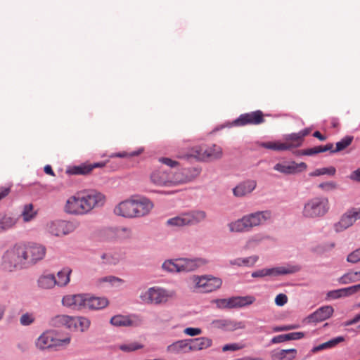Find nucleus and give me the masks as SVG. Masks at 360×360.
I'll list each match as a JSON object with an SVG mask.
<instances>
[{"mask_svg":"<svg viewBox=\"0 0 360 360\" xmlns=\"http://www.w3.org/2000/svg\"><path fill=\"white\" fill-rule=\"evenodd\" d=\"M105 202V195L98 191L79 193L68 199L65 211L72 214H85L96 207L103 206Z\"/></svg>","mask_w":360,"mask_h":360,"instance_id":"1","label":"nucleus"},{"mask_svg":"<svg viewBox=\"0 0 360 360\" xmlns=\"http://www.w3.org/2000/svg\"><path fill=\"white\" fill-rule=\"evenodd\" d=\"M176 297L174 290L154 286L143 291L140 295L141 302L144 304H162Z\"/></svg>","mask_w":360,"mask_h":360,"instance_id":"2","label":"nucleus"},{"mask_svg":"<svg viewBox=\"0 0 360 360\" xmlns=\"http://www.w3.org/2000/svg\"><path fill=\"white\" fill-rule=\"evenodd\" d=\"M20 252L22 255L25 266L33 265L44 259L46 248L42 245L35 243H18Z\"/></svg>","mask_w":360,"mask_h":360,"instance_id":"3","label":"nucleus"},{"mask_svg":"<svg viewBox=\"0 0 360 360\" xmlns=\"http://www.w3.org/2000/svg\"><path fill=\"white\" fill-rule=\"evenodd\" d=\"M329 210L327 198L316 197L308 200L303 208L302 215L305 218H318L324 216Z\"/></svg>","mask_w":360,"mask_h":360,"instance_id":"4","label":"nucleus"},{"mask_svg":"<svg viewBox=\"0 0 360 360\" xmlns=\"http://www.w3.org/2000/svg\"><path fill=\"white\" fill-rule=\"evenodd\" d=\"M205 264L202 259H186L180 258L176 259L167 260L164 262L162 267L170 272L191 271Z\"/></svg>","mask_w":360,"mask_h":360,"instance_id":"5","label":"nucleus"},{"mask_svg":"<svg viewBox=\"0 0 360 360\" xmlns=\"http://www.w3.org/2000/svg\"><path fill=\"white\" fill-rule=\"evenodd\" d=\"M51 323L55 327L65 326L73 331H84L90 326V321L84 317H72L67 315L56 316L52 319Z\"/></svg>","mask_w":360,"mask_h":360,"instance_id":"6","label":"nucleus"},{"mask_svg":"<svg viewBox=\"0 0 360 360\" xmlns=\"http://www.w3.org/2000/svg\"><path fill=\"white\" fill-rule=\"evenodd\" d=\"M222 155V149L220 146L212 145L207 146H195L191 149L189 153L184 156V158H194L198 160L208 161L221 158ZM179 158H183L180 156Z\"/></svg>","mask_w":360,"mask_h":360,"instance_id":"7","label":"nucleus"},{"mask_svg":"<svg viewBox=\"0 0 360 360\" xmlns=\"http://www.w3.org/2000/svg\"><path fill=\"white\" fill-rule=\"evenodd\" d=\"M70 342V337L63 339L57 337L54 330H47L43 333L37 340L36 346L40 349L55 348L56 349L66 347Z\"/></svg>","mask_w":360,"mask_h":360,"instance_id":"8","label":"nucleus"},{"mask_svg":"<svg viewBox=\"0 0 360 360\" xmlns=\"http://www.w3.org/2000/svg\"><path fill=\"white\" fill-rule=\"evenodd\" d=\"M205 217L206 214L203 211H192L168 219L167 224L172 228L192 226L203 221Z\"/></svg>","mask_w":360,"mask_h":360,"instance_id":"9","label":"nucleus"},{"mask_svg":"<svg viewBox=\"0 0 360 360\" xmlns=\"http://www.w3.org/2000/svg\"><path fill=\"white\" fill-rule=\"evenodd\" d=\"M302 142L303 139L297 133L286 136L285 141H276L263 142L261 143V146L265 148L273 150H286L300 146Z\"/></svg>","mask_w":360,"mask_h":360,"instance_id":"10","label":"nucleus"},{"mask_svg":"<svg viewBox=\"0 0 360 360\" xmlns=\"http://www.w3.org/2000/svg\"><path fill=\"white\" fill-rule=\"evenodd\" d=\"M20 249L19 245L16 244L6 252L2 259V266L5 270L11 271L15 269L25 266Z\"/></svg>","mask_w":360,"mask_h":360,"instance_id":"11","label":"nucleus"},{"mask_svg":"<svg viewBox=\"0 0 360 360\" xmlns=\"http://www.w3.org/2000/svg\"><path fill=\"white\" fill-rule=\"evenodd\" d=\"M194 288L200 292H210L220 288L222 281L220 278L211 276H194L192 278Z\"/></svg>","mask_w":360,"mask_h":360,"instance_id":"12","label":"nucleus"},{"mask_svg":"<svg viewBox=\"0 0 360 360\" xmlns=\"http://www.w3.org/2000/svg\"><path fill=\"white\" fill-rule=\"evenodd\" d=\"M255 299L252 296L245 297H233L228 299H219L215 301L217 306L221 309H231L236 307H243L250 305L255 302Z\"/></svg>","mask_w":360,"mask_h":360,"instance_id":"13","label":"nucleus"},{"mask_svg":"<svg viewBox=\"0 0 360 360\" xmlns=\"http://www.w3.org/2000/svg\"><path fill=\"white\" fill-rule=\"evenodd\" d=\"M73 223L66 221H53L47 224V231L55 236H63L74 231Z\"/></svg>","mask_w":360,"mask_h":360,"instance_id":"14","label":"nucleus"},{"mask_svg":"<svg viewBox=\"0 0 360 360\" xmlns=\"http://www.w3.org/2000/svg\"><path fill=\"white\" fill-rule=\"evenodd\" d=\"M360 219V208H352L344 214L340 221L335 224L334 228L336 232H342L352 226Z\"/></svg>","mask_w":360,"mask_h":360,"instance_id":"15","label":"nucleus"},{"mask_svg":"<svg viewBox=\"0 0 360 360\" xmlns=\"http://www.w3.org/2000/svg\"><path fill=\"white\" fill-rule=\"evenodd\" d=\"M299 270L297 266L285 265L271 269H264L252 273L253 277H264L266 276H278L292 274Z\"/></svg>","mask_w":360,"mask_h":360,"instance_id":"16","label":"nucleus"},{"mask_svg":"<svg viewBox=\"0 0 360 360\" xmlns=\"http://www.w3.org/2000/svg\"><path fill=\"white\" fill-rule=\"evenodd\" d=\"M134 218L143 217L149 214L154 207L153 202L144 197L134 198Z\"/></svg>","mask_w":360,"mask_h":360,"instance_id":"17","label":"nucleus"},{"mask_svg":"<svg viewBox=\"0 0 360 360\" xmlns=\"http://www.w3.org/2000/svg\"><path fill=\"white\" fill-rule=\"evenodd\" d=\"M188 171L186 169L173 173L171 171V176L169 180H166V179L157 178L156 174L154 175V179L155 181L160 184H169L171 186H176L181 184H185L191 181L192 177L188 174Z\"/></svg>","mask_w":360,"mask_h":360,"instance_id":"18","label":"nucleus"},{"mask_svg":"<svg viewBox=\"0 0 360 360\" xmlns=\"http://www.w3.org/2000/svg\"><path fill=\"white\" fill-rule=\"evenodd\" d=\"M264 121L263 113L257 110L241 115L233 123L236 126L257 125L264 122Z\"/></svg>","mask_w":360,"mask_h":360,"instance_id":"19","label":"nucleus"},{"mask_svg":"<svg viewBox=\"0 0 360 360\" xmlns=\"http://www.w3.org/2000/svg\"><path fill=\"white\" fill-rule=\"evenodd\" d=\"M114 213L124 218H134V198L120 202L115 207Z\"/></svg>","mask_w":360,"mask_h":360,"instance_id":"20","label":"nucleus"},{"mask_svg":"<svg viewBox=\"0 0 360 360\" xmlns=\"http://www.w3.org/2000/svg\"><path fill=\"white\" fill-rule=\"evenodd\" d=\"M307 165L304 162L296 163L295 162H285L278 163L274 166V169L285 174H291L305 170Z\"/></svg>","mask_w":360,"mask_h":360,"instance_id":"21","label":"nucleus"},{"mask_svg":"<svg viewBox=\"0 0 360 360\" xmlns=\"http://www.w3.org/2000/svg\"><path fill=\"white\" fill-rule=\"evenodd\" d=\"M271 218V214L268 211L258 212L245 216V220L248 222L250 229L254 226L264 224Z\"/></svg>","mask_w":360,"mask_h":360,"instance_id":"22","label":"nucleus"},{"mask_svg":"<svg viewBox=\"0 0 360 360\" xmlns=\"http://www.w3.org/2000/svg\"><path fill=\"white\" fill-rule=\"evenodd\" d=\"M86 295H68L63 298V304L73 309H84Z\"/></svg>","mask_w":360,"mask_h":360,"instance_id":"23","label":"nucleus"},{"mask_svg":"<svg viewBox=\"0 0 360 360\" xmlns=\"http://www.w3.org/2000/svg\"><path fill=\"white\" fill-rule=\"evenodd\" d=\"M212 327L218 329L233 331L245 328L243 322H237L229 319H217L212 322Z\"/></svg>","mask_w":360,"mask_h":360,"instance_id":"24","label":"nucleus"},{"mask_svg":"<svg viewBox=\"0 0 360 360\" xmlns=\"http://www.w3.org/2000/svg\"><path fill=\"white\" fill-rule=\"evenodd\" d=\"M334 310L331 306L322 307L308 316L309 322L316 323L323 321L330 318Z\"/></svg>","mask_w":360,"mask_h":360,"instance_id":"25","label":"nucleus"},{"mask_svg":"<svg viewBox=\"0 0 360 360\" xmlns=\"http://www.w3.org/2000/svg\"><path fill=\"white\" fill-rule=\"evenodd\" d=\"M108 304V300L106 298L86 295L84 309L98 310L105 307Z\"/></svg>","mask_w":360,"mask_h":360,"instance_id":"26","label":"nucleus"},{"mask_svg":"<svg viewBox=\"0 0 360 360\" xmlns=\"http://www.w3.org/2000/svg\"><path fill=\"white\" fill-rule=\"evenodd\" d=\"M105 166V163L103 162H98L94 164L85 163L79 166H75L68 170L69 173L71 174H89L91 172V171L94 168L97 167H103Z\"/></svg>","mask_w":360,"mask_h":360,"instance_id":"27","label":"nucleus"},{"mask_svg":"<svg viewBox=\"0 0 360 360\" xmlns=\"http://www.w3.org/2000/svg\"><path fill=\"white\" fill-rule=\"evenodd\" d=\"M256 181L248 180L244 181L233 188V194L236 197H243L250 193L256 188Z\"/></svg>","mask_w":360,"mask_h":360,"instance_id":"28","label":"nucleus"},{"mask_svg":"<svg viewBox=\"0 0 360 360\" xmlns=\"http://www.w3.org/2000/svg\"><path fill=\"white\" fill-rule=\"evenodd\" d=\"M190 342H191L190 350H191V351L201 350V349L208 348L212 345V342L211 339H210L208 338H205V337L192 339V340H190Z\"/></svg>","mask_w":360,"mask_h":360,"instance_id":"29","label":"nucleus"},{"mask_svg":"<svg viewBox=\"0 0 360 360\" xmlns=\"http://www.w3.org/2000/svg\"><path fill=\"white\" fill-rule=\"evenodd\" d=\"M190 340H179L168 347V351L172 353L188 352H190Z\"/></svg>","mask_w":360,"mask_h":360,"instance_id":"30","label":"nucleus"},{"mask_svg":"<svg viewBox=\"0 0 360 360\" xmlns=\"http://www.w3.org/2000/svg\"><path fill=\"white\" fill-rule=\"evenodd\" d=\"M110 323L112 325L115 326H130L135 325V318L132 316L117 315L111 319Z\"/></svg>","mask_w":360,"mask_h":360,"instance_id":"31","label":"nucleus"},{"mask_svg":"<svg viewBox=\"0 0 360 360\" xmlns=\"http://www.w3.org/2000/svg\"><path fill=\"white\" fill-rule=\"evenodd\" d=\"M56 278L53 274H48L41 275L38 279V285L44 289L53 288L56 283Z\"/></svg>","mask_w":360,"mask_h":360,"instance_id":"32","label":"nucleus"},{"mask_svg":"<svg viewBox=\"0 0 360 360\" xmlns=\"http://www.w3.org/2000/svg\"><path fill=\"white\" fill-rule=\"evenodd\" d=\"M72 269L70 267H65L57 274L56 285L60 287L67 285L70 282V276Z\"/></svg>","mask_w":360,"mask_h":360,"instance_id":"33","label":"nucleus"},{"mask_svg":"<svg viewBox=\"0 0 360 360\" xmlns=\"http://www.w3.org/2000/svg\"><path fill=\"white\" fill-rule=\"evenodd\" d=\"M344 340H345V338L343 337H341V336L337 337V338H333L325 343H323L321 345H319L318 346L313 347L311 349V352L316 353L321 350L333 348V347H335L337 345H338L339 343L343 342Z\"/></svg>","mask_w":360,"mask_h":360,"instance_id":"34","label":"nucleus"},{"mask_svg":"<svg viewBox=\"0 0 360 360\" xmlns=\"http://www.w3.org/2000/svg\"><path fill=\"white\" fill-rule=\"evenodd\" d=\"M156 174V179L157 178H161V179H166V180L170 179L171 176V171H167L163 168H158L157 169H155L150 174V179L152 182H153L155 184L158 186H170V184H160L155 181L154 179V175Z\"/></svg>","mask_w":360,"mask_h":360,"instance_id":"35","label":"nucleus"},{"mask_svg":"<svg viewBox=\"0 0 360 360\" xmlns=\"http://www.w3.org/2000/svg\"><path fill=\"white\" fill-rule=\"evenodd\" d=\"M229 226L232 232H243L250 230L248 222L245 220V216L240 219L230 223Z\"/></svg>","mask_w":360,"mask_h":360,"instance_id":"36","label":"nucleus"},{"mask_svg":"<svg viewBox=\"0 0 360 360\" xmlns=\"http://www.w3.org/2000/svg\"><path fill=\"white\" fill-rule=\"evenodd\" d=\"M360 281V270L349 271L340 278L339 282L342 284H348Z\"/></svg>","mask_w":360,"mask_h":360,"instance_id":"37","label":"nucleus"},{"mask_svg":"<svg viewBox=\"0 0 360 360\" xmlns=\"http://www.w3.org/2000/svg\"><path fill=\"white\" fill-rule=\"evenodd\" d=\"M297 350L295 349H282L275 354L278 360H292L296 357Z\"/></svg>","mask_w":360,"mask_h":360,"instance_id":"38","label":"nucleus"},{"mask_svg":"<svg viewBox=\"0 0 360 360\" xmlns=\"http://www.w3.org/2000/svg\"><path fill=\"white\" fill-rule=\"evenodd\" d=\"M333 147V145L332 143H328L326 146H315L311 148H308V149L304 150L302 151V154L306 155H315V154H317L319 153H323V152H326L327 150H332Z\"/></svg>","mask_w":360,"mask_h":360,"instance_id":"39","label":"nucleus"},{"mask_svg":"<svg viewBox=\"0 0 360 360\" xmlns=\"http://www.w3.org/2000/svg\"><path fill=\"white\" fill-rule=\"evenodd\" d=\"M101 258L102 262L104 264H115L120 260V256L119 254L110 251L103 253Z\"/></svg>","mask_w":360,"mask_h":360,"instance_id":"40","label":"nucleus"},{"mask_svg":"<svg viewBox=\"0 0 360 360\" xmlns=\"http://www.w3.org/2000/svg\"><path fill=\"white\" fill-rule=\"evenodd\" d=\"M37 214V212L34 210L32 204L25 205L22 212V217L25 221H29L34 219Z\"/></svg>","mask_w":360,"mask_h":360,"instance_id":"41","label":"nucleus"},{"mask_svg":"<svg viewBox=\"0 0 360 360\" xmlns=\"http://www.w3.org/2000/svg\"><path fill=\"white\" fill-rule=\"evenodd\" d=\"M1 231L12 228L16 223V219L10 216L0 217Z\"/></svg>","mask_w":360,"mask_h":360,"instance_id":"42","label":"nucleus"},{"mask_svg":"<svg viewBox=\"0 0 360 360\" xmlns=\"http://www.w3.org/2000/svg\"><path fill=\"white\" fill-rule=\"evenodd\" d=\"M141 347L142 346L137 342L124 343L118 347L120 350L125 352H133Z\"/></svg>","mask_w":360,"mask_h":360,"instance_id":"43","label":"nucleus"},{"mask_svg":"<svg viewBox=\"0 0 360 360\" xmlns=\"http://www.w3.org/2000/svg\"><path fill=\"white\" fill-rule=\"evenodd\" d=\"M336 169L334 167H330L328 168L317 169L311 174V176H320L323 174L334 175Z\"/></svg>","mask_w":360,"mask_h":360,"instance_id":"44","label":"nucleus"},{"mask_svg":"<svg viewBox=\"0 0 360 360\" xmlns=\"http://www.w3.org/2000/svg\"><path fill=\"white\" fill-rule=\"evenodd\" d=\"M352 141V137H345L336 143V148L333 152H338L349 146Z\"/></svg>","mask_w":360,"mask_h":360,"instance_id":"45","label":"nucleus"},{"mask_svg":"<svg viewBox=\"0 0 360 360\" xmlns=\"http://www.w3.org/2000/svg\"><path fill=\"white\" fill-rule=\"evenodd\" d=\"M244 347H245V345L241 343L229 344V345H224L222 348V350L224 352H226V351H229V350L236 351V350H239V349L244 348Z\"/></svg>","mask_w":360,"mask_h":360,"instance_id":"46","label":"nucleus"},{"mask_svg":"<svg viewBox=\"0 0 360 360\" xmlns=\"http://www.w3.org/2000/svg\"><path fill=\"white\" fill-rule=\"evenodd\" d=\"M345 297L352 295L356 293L360 290V284L342 288Z\"/></svg>","mask_w":360,"mask_h":360,"instance_id":"47","label":"nucleus"},{"mask_svg":"<svg viewBox=\"0 0 360 360\" xmlns=\"http://www.w3.org/2000/svg\"><path fill=\"white\" fill-rule=\"evenodd\" d=\"M347 261L352 263H356L360 261V249L356 250L347 257Z\"/></svg>","mask_w":360,"mask_h":360,"instance_id":"48","label":"nucleus"},{"mask_svg":"<svg viewBox=\"0 0 360 360\" xmlns=\"http://www.w3.org/2000/svg\"><path fill=\"white\" fill-rule=\"evenodd\" d=\"M328 297L330 299H337L342 297H345L343 289H338L335 290H331L328 292Z\"/></svg>","mask_w":360,"mask_h":360,"instance_id":"49","label":"nucleus"},{"mask_svg":"<svg viewBox=\"0 0 360 360\" xmlns=\"http://www.w3.org/2000/svg\"><path fill=\"white\" fill-rule=\"evenodd\" d=\"M122 280L114 276H105L100 279V283L109 282L112 285H117L122 283Z\"/></svg>","mask_w":360,"mask_h":360,"instance_id":"50","label":"nucleus"},{"mask_svg":"<svg viewBox=\"0 0 360 360\" xmlns=\"http://www.w3.org/2000/svg\"><path fill=\"white\" fill-rule=\"evenodd\" d=\"M319 186L324 191H330L336 188V184L333 181L321 184Z\"/></svg>","mask_w":360,"mask_h":360,"instance_id":"51","label":"nucleus"},{"mask_svg":"<svg viewBox=\"0 0 360 360\" xmlns=\"http://www.w3.org/2000/svg\"><path fill=\"white\" fill-rule=\"evenodd\" d=\"M34 320V317L32 314H25L22 316L20 319V323L22 325L27 326L32 323Z\"/></svg>","mask_w":360,"mask_h":360,"instance_id":"52","label":"nucleus"},{"mask_svg":"<svg viewBox=\"0 0 360 360\" xmlns=\"http://www.w3.org/2000/svg\"><path fill=\"white\" fill-rule=\"evenodd\" d=\"M298 328H299L298 325H286V326L275 327L273 328V331L274 332L287 331V330L296 329Z\"/></svg>","mask_w":360,"mask_h":360,"instance_id":"53","label":"nucleus"},{"mask_svg":"<svg viewBox=\"0 0 360 360\" xmlns=\"http://www.w3.org/2000/svg\"><path fill=\"white\" fill-rule=\"evenodd\" d=\"M184 332L185 334L190 336H195L202 333L201 329L198 328H186Z\"/></svg>","mask_w":360,"mask_h":360,"instance_id":"54","label":"nucleus"},{"mask_svg":"<svg viewBox=\"0 0 360 360\" xmlns=\"http://www.w3.org/2000/svg\"><path fill=\"white\" fill-rule=\"evenodd\" d=\"M287 335V340H300L304 337V334L302 332H294L286 334Z\"/></svg>","mask_w":360,"mask_h":360,"instance_id":"55","label":"nucleus"},{"mask_svg":"<svg viewBox=\"0 0 360 360\" xmlns=\"http://www.w3.org/2000/svg\"><path fill=\"white\" fill-rule=\"evenodd\" d=\"M288 302V297L285 294H279L275 299V302L278 306H283Z\"/></svg>","mask_w":360,"mask_h":360,"instance_id":"56","label":"nucleus"},{"mask_svg":"<svg viewBox=\"0 0 360 360\" xmlns=\"http://www.w3.org/2000/svg\"><path fill=\"white\" fill-rule=\"evenodd\" d=\"M160 162L169 166L171 168L175 167L178 165V162L168 158H160Z\"/></svg>","mask_w":360,"mask_h":360,"instance_id":"57","label":"nucleus"},{"mask_svg":"<svg viewBox=\"0 0 360 360\" xmlns=\"http://www.w3.org/2000/svg\"><path fill=\"white\" fill-rule=\"evenodd\" d=\"M285 341H288L287 335H286V334H283V335H279L274 337L271 342L273 344H277V343H281V342H283Z\"/></svg>","mask_w":360,"mask_h":360,"instance_id":"58","label":"nucleus"},{"mask_svg":"<svg viewBox=\"0 0 360 360\" xmlns=\"http://www.w3.org/2000/svg\"><path fill=\"white\" fill-rule=\"evenodd\" d=\"M257 259V258L256 257H250L249 258L243 259L242 261V263L245 265H252L256 262Z\"/></svg>","mask_w":360,"mask_h":360,"instance_id":"59","label":"nucleus"},{"mask_svg":"<svg viewBox=\"0 0 360 360\" xmlns=\"http://www.w3.org/2000/svg\"><path fill=\"white\" fill-rule=\"evenodd\" d=\"M350 179L357 181H360V169L353 172L350 175Z\"/></svg>","mask_w":360,"mask_h":360,"instance_id":"60","label":"nucleus"},{"mask_svg":"<svg viewBox=\"0 0 360 360\" xmlns=\"http://www.w3.org/2000/svg\"><path fill=\"white\" fill-rule=\"evenodd\" d=\"M10 193L9 188H0V200L7 196Z\"/></svg>","mask_w":360,"mask_h":360,"instance_id":"61","label":"nucleus"},{"mask_svg":"<svg viewBox=\"0 0 360 360\" xmlns=\"http://www.w3.org/2000/svg\"><path fill=\"white\" fill-rule=\"evenodd\" d=\"M359 321H360V314L356 315L352 320L348 321L345 323V326L353 325V324L358 323Z\"/></svg>","mask_w":360,"mask_h":360,"instance_id":"62","label":"nucleus"},{"mask_svg":"<svg viewBox=\"0 0 360 360\" xmlns=\"http://www.w3.org/2000/svg\"><path fill=\"white\" fill-rule=\"evenodd\" d=\"M44 172L47 174H49L51 176H55V174L52 169V167L50 165H46L44 167Z\"/></svg>","mask_w":360,"mask_h":360,"instance_id":"63","label":"nucleus"},{"mask_svg":"<svg viewBox=\"0 0 360 360\" xmlns=\"http://www.w3.org/2000/svg\"><path fill=\"white\" fill-rule=\"evenodd\" d=\"M313 136L321 141H324L326 139V137L321 134L319 131H315L313 134Z\"/></svg>","mask_w":360,"mask_h":360,"instance_id":"64","label":"nucleus"}]
</instances>
